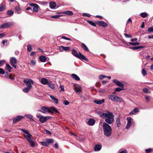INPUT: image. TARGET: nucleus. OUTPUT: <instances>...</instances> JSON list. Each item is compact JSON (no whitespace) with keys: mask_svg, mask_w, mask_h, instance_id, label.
Segmentation results:
<instances>
[{"mask_svg":"<svg viewBox=\"0 0 153 153\" xmlns=\"http://www.w3.org/2000/svg\"><path fill=\"white\" fill-rule=\"evenodd\" d=\"M100 117L102 118L105 117V120L106 123H103L102 127L105 135L108 137L111 134L112 128L108 124L112 123L114 120V115L111 112H108V113H103L100 114Z\"/></svg>","mask_w":153,"mask_h":153,"instance_id":"nucleus-1","label":"nucleus"},{"mask_svg":"<svg viewBox=\"0 0 153 153\" xmlns=\"http://www.w3.org/2000/svg\"><path fill=\"white\" fill-rule=\"evenodd\" d=\"M38 111L45 114L48 113L52 114H53V112L59 113L57 109L54 107H51L49 108L45 106H42L41 109L39 110Z\"/></svg>","mask_w":153,"mask_h":153,"instance_id":"nucleus-2","label":"nucleus"},{"mask_svg":"<svg viewBox=\"0 0 153 153\" xmlns=\"http://www.w3.org/2000/svg\"><path fill=\"white\" fill-rule=\"evenodd\" d=\"M109 99L111 100L114 101H117L120 102H123L122 99L117 96L111 94L109 96Z\"/></svg>","mask_w":153,"mask_h":153,"instance_id":"nucleus-3","label":"nucleus"},{"mask_svg":"<svg viewBox=\"0 0 153 153\" xmlns=\"http://www.w3.org/2000/svg\"><path fill=\"white\" fill-rule=\"evenodd\" d=\"M37 118L39 119V121L42 123H44L46 122L47 120L51 117L49 116H47L44 117L41 115H36Z\"/></svg>","mask_w":153,"mask_h":153,"instance_id":"nucleus-4","label":"nucleus"},{"mask_svg":"<svg viewBox=\"0 0 153 153\" xmlns=\"http://www.w3.org/2000/svg\"><path fill=\"white\" fill-rule=\"evenodd\" d=\"M23 82L27 87L32 88V85L33 84V82L31 79L26 78L24 79Z\"/></svg>","mask_w":153,"mask_h":153,"instance_id":"nucleus-5","label":"nucleus"},{"mask_svg":"<svg viewBox=\"0 0 153 153\" xmlns=\"http://www.w3.org/2000/svg\"><path fill=\"white\" fill-rule=\"evenodd\" d=\"M28 135H24V137L28 141L29 143L30 144L31 146L32 147H34L35 146V144L33 141V140L31 139V137L32 135L29 133L27 134Z\"/></svg>","mask_w":153,"mask_h":153,"instance_id":"nucleus-6","label":"nucleus"},{"mask_svg":"<svg viewBox=\"0 0 153 153\" xmlns=\"http://www.w3.org/2000/svg\"><path fill=\"white\" fill-rule=\"evenodd\" d=\"M10 65L16 68V65L17 63V61L16 59L14 57H12L10 59Z\"/></svg>","mask_w":153,"mask_h":153,"instance_id":"nucleus-7","label":"nucleus"},{"mask_svg":"<svg viewBox=\"0 0 153 153\" xmlns=\"http://www.w3.org/2000/svg\"><path fill=\"white\" fill-rule=\"evenodd\" d=\"M13 25V23L11 22H8L7 23H5L0 25V28L2 29L7 28L12 25Z\"/></svg>","mask_w":153,"mask_h":153,"instance_id":"nucleus-8","label":"nucleus"},{"mask_svg":"<svg viewBox=\"0 0 153 153\" xmlns=\"http://www.w3.org/2000/svg\"><path fill=\"white\" fill-rule=\"evenodd\" d=\"M126 119L127 120V125L126 127V128L127 129H128L131 125V121L132 118L130 117H127Z\"/></svg>","mask_w":153,"mask_h":153,"instance_id":"nucleus-9","label":"nucleus"},{"mask_svg":"<svg viewBox=\"0 0 153 153\" xmlns=\"http://www.w3.org/2000/svg\"><path fill=\"white\" fill-rule=\"evenodd\" d=\"M23 118V116L20 115L18 116L13 119V123H16L20 121Z\"/></svg>","mask_w":153,"mask_h":153,"instance_id":"nucleus-10","label":"nucleus"},{"mask_svg":"<svg viewBox=\"0 0 153 153\" xmlns=\"http://www.w3.org/2000/svg\"><path fill=\"white\" fill-rule=\"evenodd\" d=\"M78 58L81 60H85L86 61H88V59L85 56L82 55L80 52H79V55L77 57Z\"/></svg>","mask_w":153,"mask_h":153,"instance_id":"nucleus-11","label":"nucleus"},{"mask_svg":"<svg viewBox=\"0 0 153 153\" xmlns=\"http://www.w3.org/2000/svg\"><path fill=\"white\" fill-rule=\"evenodd\" d=\"M96 23L99 25L103 27H106L108 25V24L102 21H97L96 22Z\"/></svg>","mask_w":153,"mask_h":153,"instance_id":"nucleus-12","label":"nucleus"},{"mask_svg":"<svg viewBox=\"0 0 153 153\" xmlns=\"http://www.w3.org/2000/svg\"><path fill=\"white\" fill-rule=\"evenodd\" d=\"M116 123L117 127H119L121 125L120 121V116H118L116 120Z\"/></svg>","mask_w":153,"mask_h":153,"instance_id":"nucleus-13","label":"nucleus"},{"mask_svg":"<svg viewBox=\"0 0 153 153\" xmlns=\"http://www.w3.org/2000/svg\"><path fill=\"white\" fill-rule=\"evenodd\" d=\"M95 120L91 118L88 121V124L89 126H92L95 123Z\"/></svg>","mask_w":153,"mask_h":153,"instance_id":"nucleus-14","label":"nucleus"},{"mask_svg":"<svg viewBox=\"0 0 153 153\" xmlns=\"http://www.w3.org/2000/svg\"><path fill=\"white\" fill-rule=\"evenodd\" d=\"M145 46H138L130 47L129 48L133 50H136L139 49H143L145 48Z\"/></svg>","mask_w":153,"mask_h":153,"instance_id":"nucleus-15","label":"nucleus"},{"mask_svg":"<svg viewBox=\"0 0 153 153\" xmlns=\"http://www.w3.org/2000/svg\"><path fill=\"white\" fill-rule=\"evenodd\" d=\"M102 145H101L97 144L95 146L94 150L95 151H99L101 149Z\"/></svg>","mask_w":153,"mask_h":153,"instance_id":"nucleus-16","label":"nucleus"},{"mask_svg":"<svg viewBox=\"0 0 153 153\" xmlns=\"http://www.w3.org/2000/svg\"><path fill=\"white\" fill-rule=\"evenodd\" d=\"M94 102L96 104L100 105L105 102V100L103 99L100 100H95L94 101Z\"/></svg>","mask_w":153,"mask_h":153,"instance_id":"nucleus-17","label":"nucleus"},{"mask_svg":"<svg viewBox=\"0 0 153 153\" xmlns=\"http://www.w3.org/2000/svg\"><path fill=\"white\" fill-rule=\"evenodd\" d=\"M41 82L42 84L45 85L48 84V81L47 79L43 78L41 79Z\"/></svg>","mask_w":153,"mask_h":153,"instance_id":"nucleus-18","label":"nucleus"},{"mask_svg":"<svg viewBox=\"0 0 153 153\" xmlns=\"http://www.w3.org/2000/svg\"><path fill=\"white\" fill-rule=\"evenodd\" d=\"M15 13L17 14H20L21 13L20 9L19 6H16L15 8Z\"/></svg>","mask_w":153,"mask_h":153,"instance_id":"nucleus-19","label":"nucleus"},{"mask_svg":"<svg viewBox=\"0 0 153 153\" xmlns=\"http://www.w3.org/2000/svg\"><path fill=\"white\" fill-rule=\"evenodd\" d=\"M50 97L53 100V102L56 104H57L58 103V100L55 97L52 95H50Z\"/></svg>","mask_w":153,"mask_h":153,"instance_id":"nucleus-20","label":"nucleus"},{"mask_svg":"<svg viewBox=\"0 0 153 153\" xmlns=\"http://www.w3.org/2000/svg\"><path fill=\"white\" fill-rule=\"evenodd\" d=\"M40 61L42 62H45L46 60V57L43 56H39Z\"/></svg>","mask_w":153,"mask_h":153,"instance_id":"nucleus-21","label":"nucleus"},{"mask_svg":"<svg viewBox=\"0 0 153 153\" xmlns=\"http://www.w3.org/2000/svg\"><path fill=\"white\" fill-rule=\"evenodd\" d=\"M138 112L139 110L138 108H135L129 113V114L130 115H133Z\"/></svg>","mask_w":153,"mask_h":153,"instance_id":"nucleus-22","label":"nucleus"},{"mask_svg":"<svg viewBox=\"0 0 153 153\" xmlns=\"http://www.w3.org/2000/svg\"><path fill=\"white\" fill-rule=\"evenodd\" d=\"M72 54L75 57L77 58L78 55H79V53H77V51L75 50V49H73L72 50Z\"/></svg>","mask_w":153,"mask_h":153,"instance_id":"nucleus-23","label":"nucleus"},{"mask_svg":"<svg viewBox=\"0 0 153 153\" xmlns=\"http://www.w3.org/2000/svg\"><path fill=\"white\" fill-rule=\"evenodd\" d=\"M5 68L9 72H11V70L13 68L7 63L6 64Z\"/></svg>","mask_w":153,"mask_h":153,"instance_id":"nucleus-24","label":"nucleus"},{"mask_svg":"<svg viewBox=\"0 0 153 153\" xmlns=\"http://www.w3.org/2000/svg\"><path fill=\"white\" fill-rule=\"evenodd\" d=\"M71 77L73 78L74 79H75L76 80L79 81L80 80L79 78L77 75L76 74H71Z\"/></svg>","mask_w":153,"mask_h":153,"instance_id":"nucleus-25","label":"nucleus"},{"mask_svg":"<svg viewBox=\"0 0 153 153\" xmlns=\"http://www.w3.org/2000/svg\"><path fill=\"white\" fill-rule=\"evenodd\" d=\"M48 86L50 88L53 89H54L55 88V86L54 85V84L51 83V82H49L48 83Z\"/></svg>","mask_w":153,"mask_h":153,"instance_id":"nucleus-26","label":"nucleus"},{"mask_svg":"<svg viewBox=\"0 0 153 153\" xmlns=\"http://www.w3.org/2000/svg\"><path fill=\"white\" fill-rule=\"evenodd\" d=\"M82 47L85 51L88 52L89 51V50L88 48L84 43H82Z\"/></svg>","mask_w":153,"mask_h":153,"instance_id":"nucleus-27","label":"nucleus"},{"mask_svg":"<svg viewBox=\"0 0 153 153\" xmlns=\"http://www.w3.org/2000/svg\"><path fill=\"white\" fill-rule=\"evenodd\" d=\"M25 117H27V118L30 119V121H34V120L33 118V116L32 115L30 114H26L25 115Z\"/></svg>","mask_w":153,"mask_h":153,"instance_id":"nucleus-28","label":"nucleus"},{"mask_svg":"<svg viewBox=\"0 0 153 153\" xmlns=\"http://www.w3.org/2000/svg\"><path fill=\"white\" fill-rule=\"evenodd\" d=\"M50 7L52 9H53L56 6V4L55 3L53 2H51L50 3Z\"/></svg>","mask_w":153,"mask_h":153,"instance_id":"nucleus-29","label":"nucleus"},{"mask_svg":"<svg viewBox=\"0 0 153 153\" xmlns=\"http://www.w3.org/2000/svg\"><path fill=\"white\" fill-rule=\"evenodd\" d=\"M31 88L30 87H27L23 89V91L25 93H27Z\"/></svg>","mask_w":153,"mask_h":153,"instance_id":"nucleus-30","label":"nucleus"},{"mask_svg":"<svg viewBox=\"0 0 153 153\" xmlns=\"http://www.w3.org/2000/svg\"><path fill=\"white\" fill-rule=\"evenodd\" d=\"M63 13L70 16H71L73 14V12L70 11H65L63 12Z\"/></svg>","mask_w":153,"mask_h":153,"instance_id":"nucleus-31","label":"nucleus"},{"mask_svg":"<svg viewBox=\"0 0 153 153\" xmlns=\"http://www.w3.org/2000/svg\"><path fill=\"white\" fill-rule=\"evenodd\" d=\"M140 16L143 18H146L148 16V14L146 12L141 13L140 14Z\"/></svg>","mask_w":153,"mask_h":153,"instance_id":"nucleus-32","label":"nucleus"},{"mask_svg":"<svg viewBox=\"0 0 153 153\" xmlns=\"http://www.w3.org/2000/svg\"><path fill=\"white\" fill-rule=\"evenodd\" d=\"M5 9V6L3 4H0V11H3Z\"/></svg>","mask_w":153,"mask_h":153,"instance_id":"nucleus-33","label":"nucleus"},{"mask_svg":"<svg viewBox=\"0 0 153 153\" xmlns=\"http://www.w3.org/2000/svg\"><path fill=\"white\" fill-rule=\"evenodd\" d=\"M39 7V5L37 4L33 8V10L34 12H37L38 11V8Z\"/></svg>","mask_w":153,"mask_h":153,"instance_id":"nucleus-34","label":"nucleus"},{"mask_svg":"<svg viewBox=\"0 0 153 153\" xmlns=\"http://www.w3.org/2000/svg\"><path fill=\"white\" fill-rule=\"evenodd\" d=\"M75 91L77 93H80L81 92V89L79 87H75Z\"/></svg>","mask_w":153,"mask_h":153,"instance_id":"nucleus-35","label":"nucleus"},{"mask_svg":"<svg viewBox=\"0 0 153 153\" xmlns=\"http://www.w3.org/2000/svg\"><path fill=\"white\" fill-rule=\"evenodd\" d=\"M142 73L143 76H145L147 75V72L145 68L142 70Z\"/></svg>","mask_w":153,"mask_h":153,"instance_id":"nucleus-36","label":"nucleus"},{"mask_svg":"<svg viewBox=\"0 0 153 153\" xmlns=\"http://www.w3.org/2000/svg\"><path fill=\"white\" fill-rule=\"evenodd\" d=\"M124 43L125 45H128V43L131 45H132L133 46H136V42H129L128 43L126 42H124Z\"/></svg>","mask_w":153,"mask_h":153,"instance_id":"nucleus-37","label":"nucleus"},{"mask_svg":"<svg viewBox=\"0 0 153 153\" xmlns=\"http://www.w3.org/2000/svg\"><path fill=\"white\" fill-rule=\"evenodd\" d=\"M47 141L48 144L52 143H53V140L52 139H47Z\"/></svg>","mask_w":153,"mask_h":153,"instance_id":"nucleus-38","label":"nucleus"},{"mask_svg":"<svg viewBox=\"0 0 153 153\" xmlns=\"http://www.w3.org/2000/svg\"><path fill=\"white\" fill-rule=\"evenodd\" d=\"M87 22L91 25L94 26H96L95 23H94L93 22L90 21L88 20L87 21Z\"/></svg>","mask_w":153,"mask_h":153,"instance_id":"nucleus-39","label":"nucleus"},{"mask_svg":"<svg viewBox=\"0 0 153 153\" xmlns=\"http://www.w3.org/2000/svg\"><path fill=\"white\" fill-rule=\"evenodd\" d=\"M117 85L121 87V88H123L124 87V85L123 84L121 83L120 81H118L117 82Z\"/></svg>","mask_w":153,"mask_h":153,"instance_id":"nucleus-40","label":"nucleus"},{"mask_svg":"<svg viewBox=\"0 0 153 153\" xmlns=\"http://www.w3.org/2000/svg\"><path fill=\"white\" fill-rule=\"evenodd\" d=\"M13 12L12 10H9L7 11V13L10 16H12L13 14Z\"/></svg>","mask_w":153,"mask_h":153,"instance_id":"nucleus-41","label":"nucleus"},{"mask_svg":"<svg viewBox=\"0 0 153 153\" xmlns=\"http://www.w3.org/2000/svg\"><path fill=\"white\" fill-rule=\"evenodd\" d=\"M6 61L4 60H0V67L2 66L5 63Z\"/></svg>","mask_w":153,"mask_h":153,"instance_id":"nucleus-42","label":"nucleus"},{"mask_svg":"<svg viewBox=\"0 0 153 153\" xmlns=\"http://www.w3.org/2000/svg\"><path fill=\"white\" fill-rule=\"evenodd\" d=\"M63 49L65 51H68L69 50L70 48L68 47H65L63 46L62 47Z\"/></svg>","mask_w":153,"mask_h":153,"instance_id":"nucleus-43","label":"nucleus"},{"mask_svg":"<svg viewBox=\"0 0 153 153\" xmlns=\"http://www.w3.org/2000/svg\"><path fill=\"white\" fill-rule=\"evenodd\" d=\"M32 48L30 44H28L27 46V50L29 51L30 52Z\"/></svg>","mask_w":153,"mask_h":153,"instance_id":"nucleus-44","label":"nucleus"},{"mask_svg":"<svg viewBox=\"0 0 153 153\" xmlns=\"http://www.w3.org/2000/svg\"><path fill=\"white\" fill-rule=\"evenodd\" d=\"M21 130L23 132L27 134H29V133L28 131L24 129L23 128H22L21 129Z\"/></svg>","mask_w":153,"mask_h":153,"instance_id":"nucleus-45","label":"nucleus"},{"mask_svg":"<svg viewBox=\"0 0 153 153\" xmlns=\"http://www.w3.org/2000/svg\"><path fill=\"white\" fill-rule=\"evenodd\" d=\"M106 76H105V75H101L99 76V79H102L106 77Z\"/></svg>","mask_w":153,"mask_h":153,"instance_id":"nucleus-46","label":"nucleus"},{"mask_svg":"<svg viewBox=\"0 0 153 153\" xmlns=\"http://www.w3.org/2000/svg\"><path fill=\"white\" fill-rule=\"evenodd\" d=\"M63 103L65 104V105H68L69 102L67 100H64L63 101Z\"/></svg>","mask_w":153,"mask_h":153,"instance_id":"nucleus-47","label":"nucleus"},{"mask_svg":"<svg viewBox=\"0 0 153 153\" xmlns=\"http://www.w3.org/2000/svg\"><path fill=\"white\" fill-rule=\"evenodd\" d=\"M41 144L43 146H48V143H47V142H41Z\"/></svg>","mask_w":153,"mask_h":153,"instance_id":"nucleus-48","label":"nucleus"},{"mask_svg":"<svg viewBox=\"0 0 153 153\" xmlns=\"http://www.w3.org/2000/svg\"><path fill=\"white\" fill-rule=\"evenodd\" d=\"M60 16V15H56L52 16L51 18H52L57 19Z\"/></svg>","mask_w":153,"mask_h":153,"instance_id":"nucleus-49","label":"nucleus"},{"mask_svg":"<svg viewBox=\"0 0 153 153\" xmlns=\"http://www.w3.org/2000/svg\"><path fill=\"white\" fill-rule=\"evenodd\" d=\"M148 31L149 32H153V27H151L148 28Z\"/></svg>","mask_w":153,"mask_h":153,"instance_id":"nucleus-50","label":"nucleus"},{"mask_svg":"<svg viewBox=\"0 0 153 153\" xmlns=\"http://www.w3.org/2000/svg\"><path fill=\"white\" fill-rule=\"evenodd\" d=\"M62 39H65L67 40L70 41L71 40V39L70 38L67 37H66L65 36H62Z\"/></svg>","mask_w":153,"mask_h":153,"instance_id":"nucleus-51","label":"nucleus"},{"mask_svg":"<svg viewBox=\"0 0 153 153\" xmlns=\"http://www.w3.org/2000/svg\"><path fill=\"white\" fill-rule=\"evenodd\" d=\"M145 151L146 153H150L152 151V149L151 148H149L145 150Z\"/></svg>","mask_w":153,"mask_h":153,"instance_id":"nucleus-52","label":"nucleus"},{"mask_svg":"<svg viewBox=\"0 0 153 153\" xmlns=\"http://www.w3.org/2000/svg\"><path fill=\"white\" fill-rule=\"evenodd\" d=\"M5 74L4 70L2 68H0V74Z\"/></svg>","mask_w":153,"mask_h":153,"instance_id":"nucleus-53","label":"nucleus"},{"mask_svg":"<svg viewBox=\"0 0 153 153\" xmlns=\"http://www.w3.org/2000/svg\"><path fill=\"white\" fill-rule=\"evenodd\" d=\"M124 35L126 38H131L132 37V36L131 35H128L126 33H124Z\"/></svg>","mask_w":153,"mask_h":153,"instance_id":"nucleus-54","label":"nucleus"},{"mask_svg":"<svg viewBox=\"0 0 153 153\" xmlns=\"http://www.w3.org/2000/svg\"><path fill=\"white\" fill-rule=\"evenodd\" d=\"M143 91L145 93H147L148 92V89L147 88H145L143 89Z\"/></svg>","mask_w":153,"mask_h":153,"instance_id":"nucleus-55","label":"nucleus"},{"mask_svg":"<svg viewBox=\"0 0 153 153\" xmlns=\"http://www.w3.org/2000/svg\"><path fill=\"white\" fill-rule=\"evenodd\" d=\"M76 139L79 141H81L83 139L82 138L79 137H78L77 136H76Z\"/></svg>","mask_w":153,"mask_h":153,"instance_id":"nucleus-56","label":"nucleus"},{"mask_svg":"<svg viewBox=\"0 0 153 153\" xmlns=\"http://www.w3.org/2000/svg\"><path fill=\"white\" fill-rule=\"evenodd\" d=\"M82 15L84 16H87V17H90V16H91V15L90 14H88V13H84Z\"/></svg>","mask_w":153,"mask_h":153,"instance_id":"nucleus-57","label":"nucleus"},{"mask_svg":"<svg viewBox=\"0 0 153 153\" xmlns=\"http://www.w3.org/2000/svg\"><path fill=\"white\" fill-rule=\"evenodd\" d=\"M122 90V89L119 87L117 88H115V91H120Z\"/></svg>","mask_w":153,"mask_h":153,"instance_id":"nucleus-58","label":"nucleus"},{"mask_svg":"<svg viewBox=\"0 0 153 153\" xmlns=\"http://www.w3.org/2000/svg\"><path fill=\"white\" fill-rule=\"evenodd\" d=\"M59 88H60V91H64V87L63 86L60 85L59 87Z\"/></svg>","mask_w":153,"mask_h":153,"instance_id":"nucleus-59","label":"nucleus"},{"mask_svg":"<svg viewBox=\"0 0 153 153\" xmlns=\"http://www.w3.org/2000/svg\"><path fill=\"white\" fill-rule=\"evenodd\" d=\"M37 4L35 3H30L29 4V5L30 6L33 7Z\"/></svg>","mask_w":153,"mask_h":153,"instance_id":"nucleus-60","label":"nucleus"},{"mask_svg":"<svg viewBox=\"0 0 153 153\" xmlns=\"http://www.w3.org/2000/svg\"><path fill=\"white\" fill-rule=\"evenodd\" d=\"M10 76V74H9L7 72H6L5 75V76L6 77H8L9 76Z\"/></svg>","mask_w":153,"mask_h":153,"instance_id":"nucleus-61","label":"nucleus"},{"mask_svg":"<svg viewBox=\"0 0 153 153\" xmlns=\"http://www.w3.org/2000/svg\"><path fill=\"white\" fill-rule=\"evenodd\" d=\"M62 47H63V46H60L59 48V50L61 52H62L63 50V49H62Z\"/></svg>","mask_w":153,"mask_h":153,"instance_id":"nucleus-62","label":"nucleus"},{"mask_svg":"<svg viewBox=\"0 0 153 153\" xmlns=\"http://www.w3.org/2000/svg\"><path fill=\"white\" fill-rule=\"evenodd\" d=\"M5 36L4 33H0V38L4 37Z\"/></svg>","mask_w":153,"mask_h":153,"instance_id":"nucleus-63","label":"nucleus"},{"mask_svg":"<svg viewBox=\"0 0 153 153\" xmlns=\"http://www.w3.org/2000/svg\"><path fill=\"white\" fill-rule=\"evenodd\" d=\"M120 153H127V152L126 150H124L123 151L120 152Z\"/></svg>","mask_w":153,"mask_h":153,"instance_id":"nucleus-64","label":"nucleus"}]
</instances>
